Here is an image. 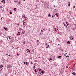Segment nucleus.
<instances>
[{"mask_svg":"<svg viewBox=\"0 0 76 76\" xmlns=\"http://www.w3.org/2000/svg\"><path fill=\"white\" fill-rule=\"evenodd\" d=\"M69 38H70V39H71V40H73V36H71L69 37Z\"/></svg>","mask_w":76,"mask_h":76,"instance_id":"obj_1","label":"nucleus"},{"mask_svg":"<svg viewBox=\"0 0 76 76\" xmlns=\"http://www.w3.org/2000/svg\"><path fill=\"white\" fill-rule=\"evenodd\" d=\"M12 66H11L10 65H8L7 66V67H8V68H10Z\"/></svg>","mask_w":76,"mask_h":76,"instance_id":"obj_2","label":"nucleus"},{"mask_svg":"<svg viewBox=\"0 0 76 76\" xmlns=\"http://www.w3.org/2000/svg\"><path fill=\"white\" fill-rule=\"evenodd\" d=\"M23 25H25V23H26V22H24V20L23 21Z\"/></svg>","mask_w":76,"mask_h":76,"instance_id":"obj_3","label":"nucleus"},{"mask_svg":"<svg viewBox=\"0 0 76 76\" xmlns=\"http://www.w3.org/2000/svg\"><path fill=\"white\" fill-rule=\"evenodd\" d=\"M72 74L74 75H76V73H75V72H73L72 73Z\"/></svg>","mask_w":76,"mask_h":76,"instance_id":"obj_4","label":"nucleus"},{"mask_svg":"<svg viewBox=\"0 0 76 76\" xmlns=\"http://www.w3.org/2000/svg\"><path fill=\"white\" fill-rule=\"evenodd\" d=\"M61 56H59L58 57V58H61Z\"/></svg>","mask_w":76,"mask_h":76,"instance_id":"obj_5","label":"nucleus"},{"mask_svg":"<svg viewBox=\"0 0 76 76\" xmlns=\"http://www.w3.org/2000/svg\"><path fill=\"white\" fill-rule=\"evenodd\" d=\"M50 47V46L49 45H48V46L46 47V48H48Z\"/></svg>","mask_w":76,"mask_h":76,"instance_id":"obj_6","label":"nucleus"},{"mask_svg":"<svg viewBox=\"0 0 76 76\" xmlns=\"http://www.w3.org/2000/svg\"><path fill=\"white\" fill-rule=\"evenodd\" d=\"M67 43H68V44H70V41H68L67 42Z\"/></svg>","mask_w":76,"mask_h":76,"instance_id":"obj_7","label":"nucleus"},{"mask_svg":"<svg viewBox=\"0 0 76 76\" xmlns=\"http://www.w3.org/2000/svg\"><path fill=\"white\" fill-rule=\"evenodd\" d=\"M0 67H3V65H1L0 66Z\"/></svg>","mask_w":76,"mask_h":76,"instance_id":"obj_8","label":"nucleus"},{"mask_svg":"<svg viewBox=\"0 0 76 76\" xmlns=\"http://www.w3.org/2000/svg\"><path fill=\"white\" fill-rule=\"evenodd\" d=\"M22 18H23V19H24V15H22Z\"/></svg>","mask_w":76,"mask_h":76,"instance_id":"obj_9","label":"nucleus"},{"mask_svg":"<svg viewBox=\"0 0 76 76\" xmlns=\"http://www.w3.org/2000/svg\"><path fill=\"white\" fill-rule=\"evenodd\" d=\"M61 51L62 52H64V50L63 49H62V50H61Z\"/></svg>","mask_w":76,"mask_h":76,"instance_id":"obj_10","label":"nucleus"},{"mask_svg":"<svg viewBox=\"0 0 76 76\" xmlns=\"http://www.w3.org/2000/svg\"><path fill=\"white\" fill-rule=\"evenodd\" d=\"M16 8H14V12H16Z\"/></svg>","mask_w":76,"mask_h":76,"instance_id":"obj_11","label":"nucleus"},{"mask_svg":"<svg viewBox=\"0 0 76 76\" xmlns=\"http://www.w3.org/2000/svg\"><path fill=\"white\" fill-rule=\"evenodd\" d=\"M46 7H48V4H46Z\"/></svg>","mask_w":76,"mask_h":76,"instance_id":"obj_12","label":"nucleus"},{"mask_svg":"<svg viewBox=\"0 0 76 76\" xmlns=\"http://www.w3.org/2000/svg\"><path fill=\"white\" fill-rule=\"evenodd\" d=\"M51 16V15L50 14H48V16L49 17H50V16Z\"/></svg>","mask_w":76,"mask_h":76,"instance_id":"obj_13","label":"nucleus"},{"mask_svg":"<svg viewBox=\"0 0 76 76\" xmlns=\"http://www.w3.org/2000/svg\"><path fill=\"white\" fill-rule=\"evenodd\" d=\"M41 73H42L43 74V73H44V71H41Z\"/></svg>","mask_w":76,"mask_h":76,"instance_id":"obj_14","label":"nucleus"},{"mask_svg":"<svg viewBox=\"0 0 76 76\" xmlns=\"http://www.w3.org/2000/svg\"><path fill=\"white\" fill-rule=\"evenodd\" d=\"M23 15L24 16V18H26V17H25V14H23Z\"/></svg>","mask_w":76,"mask_h":76,"instance_id":"obj_15","label":"nucleus"},{"mask_svg":"<svg viewBox=\"0 0 76 76\" xmlns=\"http://www.w3.org/2000/svg\"><path fill=\"white\" fill-rule=\"evenodd\" d=\"M14 2H15V3H17V1L16 0H15Z\"/></svg>","mask_w":76,"mask_h":76,"instance_id":"obj_16","label":"nucleus"},{"mask_svg":"<svg viewBox=\"0 0 76 76\" xmlns=\"http://www.w3.org/2000/svg\"><path fill=\"white\" fill-rule=\"evenodd\" d=\"M26 65H28V62H26Z\"/></svg>","mask_w":76,"mask_h":76,"instance_id":"obj_17","label":"nucleus"},{"mask_svg":"<svg viewBox=\"0 0 76 76\" xmlns=\"http://www.w3.org/2000/svg\"><path fill=\"white\" fill-rule=\"evenodd\" d=\"M66 69H67L68 68V66H66Z\"/></svg>","mask_w":76,"mask_h":76,"instance_id":"obj_18","label":"nucleus"},{"mask_svg":"<svg viewBox=\"0 0 76 76\" xmlns=\"http://www.w3.org/2000/svg\"><path fill=\"white\" fill-rule=\"evenodd\" d=\"M66 58H67V57H69V56H66Z\"/></svg>","mask_w":76,"mask_h":76,"instance_id":"obj_19","label":"nucleus"},{"mask_svg":"<svg viewBox=\"0 0 76 76\" xmlns=\"http://www.w3.org/2000/svg\"><path fill=\"white\" fill-rule=\"evenodd\" d=\"M10 14H12V12H10Z\"/></svg>","mask_w":76,"mask_h":76,"instance_id":"obj_20","label":"nucleus"},{"mask_svg":"<svg viewBox=\"0 0 76 76\" xmlns=\"http://www.w3.org/2000/svg\"><path fill=\"white\" fill-rule=\"evenodd\" d=\"M55 31H56V28H55Z\"/></svg>","mask_w":76,"mask_h":76,"instance_id":"obj_21","label":"nucleus"},{"mask_svg":"<svg viewBox=\"0 0 76 76\" xmlns=\"http://www.w3.org/2000/svg\"><path fill=\"white\" fill-rule=\"evenodd\" d=\"M20 1H19L18 3L19 4H20Z\"/></svg>","mask_w":76,"mask_h":76,"instance_id":"obj_22","label":"nucleus"},{"mask_svg":"<svg viewBox=\"0 0 76 76\" xmlns=\"http://www.w3.org/2000/svg\"><path fill=\"white\" fill-rule=\"evenodd\" d=\"M68 6H70V3H69V4H68Z\"/></svg>","mask_w":76,"mask_h":76,"instance_id":"obj_23","label":"nucleus"},{"mask_svg":"<svg viewBox=\"0 0 76 76\" xmlns=\"http://www.w3.org/2000/svg\"><path fill=\"white\" fill-rule=\"evenodd\" d=\"M19 35H20V34H17V35H18V36Z\"/></svg>","mask_w":76,"mask_h":76,"instance_id":"obj_24","label":"nucleus"},{"mask_svg":"<svg viewBox=\"0 0 76 76\" xmlns=\"http://www.w3.org/2000/svg\"><path fill=\"white\" fill-rule=\"evenodd\" d=\"M33 69H35V66H34L33 67Z\"/></svg>","mask_w":76,"mask_h":76,"instance_id":"obj_25","label":"nucleus"},{"mask_svg":"<svg viewBox=\"0 0 76 76\" xmlns=\"http://www.w3.org/2000/svg\"><path fill=\"white\" fill-rule=\"evenodd\" d=\"M58 15L57 13H56L55 14V15H56V16H57Z\"/></svg>","mask_w":76,"mask_h":76,"instance_id":"obj_26","label":"nucleus"},{"mask_svg":"<svg viewBox=\"0 0 76 76\" xmlns=\"http://www.w3.org/2000/svg\"><path fill=\"white\" fill-rule=\"evenodd\" d=\"M75 6H74L73 8L75 9Z\"/></svg>","mask_w":76,"mask_h":76,"instance_id":"obj_27","label":"nucleus"},{"mask_svg":"<svg viewBox=\"0 0 76 76\" xmlns=\"http://www.w3.org/2000/svg\"><path fill=\"white\" fill-rule=\"evenodd\" d=\"M49 60H52V59L51 58H50L49 59Z\"/></svg>","mask_w":76,"mask_h":76,"instance_id":"obj_28","label":"nucleus"},{"mask_svg":"<svg viewBox=\"0 0 76 76\" xmlns=\"http://www.w3.org/2000/svg\"><path fill=\"white\" fill-rule=\"evenodd\" d=\"M2 7H3L2 6H0V8H1Z\"/></svg>","mask_w":76,"mask_h":76,"instance_id":"obj_29","label":"nucleus"},{"mask_svg":"<svg viewBox=\"0 0 76 76\" xmlns=\"http://www.w3.org/2000/svg\"><path fill=\"white\" fill-rule=\"evenodd\" d=\"M4 29L5 30L6 29V27H4Z\"/></svg>","mask_w":76,"mask_h":76,"instance_id":"obj_30","label":"nucleus"},{"mask_svg":"<svg viewBox=\"0 0 76 76\" xmlns=\"http://www.w3.org/2000/svg\"><path fill=\"white\" fill-rule=\"evenodd\" d=\"M30 52H31V50H28V52L29 53H30Z\"/></svg>","mask_w":76,"mask_h":76,"instance_id":"obj_31","label":"nucleus"},{"mask_svg":"<svg viewBox=\"0 0 76 76\" xmlns=\"http://www.w3.org/2000/svg\"><path fill=\"white\" fill-rule=\"evenodd\" d=\"M31 64H33V62H31Z\"/></svg>","mask_w":76,"mask_h":76,"instance_id":"obj_32","label":"nucleus"},{"mask_svg":"<svg viewBox=\"0 0 76 76\" xmlns=\"http://www.w3.org/2000/svg\"><path fill=\"white\" fill-rule=\"evenodd\" d=\"M45 45H48H48H47V43H45Z\"/></svg>","mask_w":76,"mask_h":76,"instance_id":"obj_33","label":"nucleus"},{"mask_svg":"<svg viewBox=\"0 0 76 76\" xmlns=\"http://www.w3.org/2000/svg\"><path fill=\"white\" fill-rule=\"evenodd\" d=\"M6 30H7H7H8V29H7V28H6Z\"/></svg>","mask_w":76,"mask_h":76,"instance_id":"obj_34","label":"nucleus"},{"mask_svg":"<svg viewBox=\"0 0 76 76\" xmlns=\"http://www.w3.org/2000/svg\"><path fill=\"white\" fill-rule=\"evenodd\" d=\"M41 2H42V3H44V2L42 1H41Z\"/></svg>","mask_w":76,"mask_h":76,"instance_id":"obj_35","label":"nucleus"},{"mask_svg":"<svg viewBox=\"0 0 76 76\" xmlns=\"http://www.w3.org/2000/svg\"><path fill=\"white\" fill-rule=\"evenodd\" d=\"M39 42V40H37V42Z\"/></svg>","mask_w":76,"mask_h":76,"instance_id":"obj_36","label":"nucleus"},{"mask_svg":"<svg viewBox=\"0 0 76 76\" xmlns=\"http://www.w3.org/2000/svg\"><path fill=\"white\" fill-rule=\"evenodd\" d=\"M9 38L10 39H11V38L10 37H9Z\"/></svg>","mask_w":76,"mask_h":76,"instance_id":"obj_37","label":"nucleus"},{"mask_svg":"<svg viewBox=\"0 0 76 76\" xmlns=\"http://www.w3.org/2000/svg\"><path fill=\"white\" fill-rule=\"evenodd\" d=\"M23 44H25V42H23Z\"/></svg>","mask_w":76,"mask_h":76,"instance_id":"obj_38","label":"nucleus"},{"mask_svg":"<svg viewBox=\"0 0 76 76\" xmlns=\"http://www.w3.org/2000/svg\"><path fill=\"white\" fill-rule=\"evenodd\" d=\"M64 26H66V25L65 24H64Z\"/></svg>","mask_w":76,"mask_h":76,"instance_id":"obj_39","label":"nucleus"},{"mask_svg":"<svg viewBox=\"0 0 76 76\" xmlns=\"http://www.w3.org/2000/svg\"><path fill=\"white\" fill-rule=\"evenodd\" d=\"M36 70H36V69H35L34 70V71L35 72V71H36Z\"/></svg>","mask_w":76,"mask_h":76,"instance_id":"obj_40","label":"nucleus"},{"mask_svg":"<svg viewBox=\"0 0 76 76\" xmlns=\"http://www.w3.org/2000/svg\"><path fill=\"white\" fill-rule=\"evenodd\" d=\"M18 34H20V32H18Z\"/></svg>","mask_w":76,"mask_h":76,"instance_id":"obj_41","label":"nucleus"},{"mask_svg":"<svg viewBox=\"0 0 76 76\" xmlns=\"http://www.w3.org/2000/svg\"><path fill=\"white\" fill-rule=\"evenodd\" d=\"M41 71V69H39V71Z\"/></svg>","mask_w":76,"mask_h":76,"instance_id":"obj_42","label":"nucleus"},{"mask_svg":"<svg viewBox=\"0 0 76 76\" xmlns=\"http://www.w3.org/2000/svg\"><path fill=\"white\" fill-rule=\"evenodd\" d=\"M1 2H2L3 3V1H1Z\"/></svg>","mask_w":76,"mask_h":76,"instance_id":"obj_43","label":"nucleus"},{"mask_svg":"<svg viewBox=\"0 0 76 76\" xmlns=\"http://www.w3.org/2000/svg\"><path fill=\"white\" fill-rule=\"evenodd\" d=\"M68 25H69V24H67L66 25V26H68Z\"/></svg>","mask_w":76,"mask_h":76,"instance_id":"obj_44","label":"nucleus"},{"mask_svg":"<svg viewBox=\"0 0 76 76\" xmlns=\"http://www.w3.org/2000/svg\"><path fill=\"white\" fill-rule=\"evenodd\" d=\"M57 17H58V15H57Z\"/></svg>","mask_w":76,"mask_h":76,"instance_id":"obj_45","label":"nucleus"},{"mask_svg":"<svg viewBox=\"0 0 76 76\" xmlns=\"http://www.w3.org/2000/svg\"><path fill=\"white\" fill-rule=\"evenodd\" d=\"M17 55H18V56H19V54L18 53H17Z\"/></svg>","mask_w":76,"mask_h":76,"instance_id":"obj_46","label":"nucleus"},{"mask_svg":"<svg viewBox=\"0 0 76 76\" xmlns=\"http://www.w3.org/2000/svg\"><path fill=\"white\" fill-rule=\"evenodd\" d=\"M27 50H28V51H29V49H27Z\"/></svg>","mask_w":76,"mask_h":76,"instance_id":"obj_47","label":"nucleus"},{"mask_svg":"<svg viewBox=\"0 0 76 76\" xmlns=\"http://www.w3.org/2000/svg\"><path fill=\"white\" fill-rule=\"evenodd\" d=\"M3 3H6V2H5V1H4L3 2Z\"/></svg>","mask_w":76,"mask_h":76,"instance_id":"obj_48","label":"nucleus"},{"mask_svg":"<svg viewBox=\"0 0 76 76\" xmlns=\"http://www.w3.org/2000/svg\"><path fill=\"white\" fill-rule=\"evenodd\" d=\"M67 23H67V22H66V24H67Z\"/></svg>","mask_w":76,"mask_h":76,"instance_id":"obj_49","label":"nucleus"},{"mask_svg":"<svg viewBox=\"0 0 76 76\" xmlns=\"http://www.w3.org/2000/svg\"><path fill=\"white\" fill-rule=\"evenodd\" d=\"M24 20H26V19H25Z\"/></svg>","mask_w":76,"mask_h":76,"instance_id":"obj_50","label":"nucleus"},{"mask_svg":"<svg viewBox=\"0 0 76 76\" xmlns=\"http://www.w3.org/2000/svg\"><path fill=\"white\" fill-rule=\"evenodd\" d=\"M37 45H39V43H38L37 44Z\"/></svg>","mask_w":76,"mask_h":76,"instance_id":"obj_51","label":"nucleus"},{"mask_svg":"<svg viewBox=\"0 0 76 76\" xmlns=\"http://www.w3.org/2000/svg\"><path fill=\"white\" fill-rule=\"evenodd\" d=\"M24 64H26V63H25V62H24Z\"/></svg>","mask_w":76,"mask_h":76,"instance_id":"obj_52","label":"nucleus"},{"mask_svg":"<svg viewBox=\"0 0 76 76\" xmlns=\"http://www.w3.org/2000/svg\"><path fill=\"white\" fill-rule=\"evenodd\" d=\"M2 68V67H1L0 68V69H1Z\"/></svg>","mask_w":76,"mask_h":76,"instance_id":"obj_53","label":"nucleus"},{"mask_svg":"<svg viewBox=\"0 0 76 76\" xmlns=\"http://www.w3.org/2000/svg\"><path fill=\"white\" fill-rule=\"evenodd\" d=\"M38 58H40V57H39Z\"/></svg>","mask_w":76,"mask_h":76,"instance_id":"obj_54","label":"nucleus"},{"mask_svg":"<svg viewBox=\"0 0 76 76\" xmlns=\"http://www.w3.org/2000/svg\"><path fill=\"white\" fill-rule=\"evenodd\" d=\"M43 31H45V29H43Z\"/></svg>","mask_w":76,"mask_h":76,"instance_id":"obj_55","label":"nucleus"},{"mask_svg":"<svg viewBox=\"0 0 76 76\" xmlns=\"http://www.w3.org/2000/svg\"><path fill=\"white\" fill-rule=\"evenodd\" d=\"M8 56H10V55H9Z\"/></svg>","mask_w":76,"mask_h":76,"instance_id":"obj_56","label":"nucleus"},{"mask_svg":"<svg viewBox=\"0 0 76 76\" xmlns=\"http://www.w3.org/2000/svg\"><path fill=\"white\" fill-rule=\"evenodd\" d=\"M6 55H7V53H6Z\"/></svg>","mask_w":76,"mask_h":76,"instance_id":"obj_57","label":"nucleus"},{"mask_svg":"<svg viewBox=\"0 0 76 76\" xmlns=\"http://www.w3.org/2000/svg\"><path fill=\"white\" fill-rule=\"evenodd\" d=\"M41 32H42V30H41Z\"/></svg>","mask_w":76,"mask_h":76,"instance_id":"obj_58","label":"nucleus"},{"mask_svg":"<svg viewBox=\"0 0 76 76\" xmlns=\"http://www.w3.org/2000/svg\"><path fill=\"white\" fill-rule=\"evenodd\" d=\"M52 17H53V15H52Z\"/></svg>","mask_w":76,"mask_h":76,"instance_id":"obj_59","label":"nucleus"},{"mask_svg":"<svg viewBox=\"0 0 76 76\" xmlns=\"http://www.w3.org/2000/svg\"><path fill=\"white\" fill-rule=\"evenodd\" d=\"M36 74H37V72H35Z\"/></svg>","mask_w":76,"mask_h":76,"instance_id":"obj_60","label":"nucleus"},{"mask_svg":"<svg viewBox=\"0 0 76 76\" xmlns=\"http://www.w3.org/2000/svg\"><path fill=\"white\" fill-rule=\"evenodd\" d=\"M35 72H37V71H35Z\"/></svg>","mask_w":76,"mask_h":76,"instance_id":"obj_61","label":"nucleus"},{"mask_svg":"<svg viewBox=\"0 0 76 76\" xmlns=\"http://www.w3.org/2000/svg\"><path fill=\"white\" fill-rule=\"evenodd\" d=\"M54 7H55V5L53 6Z\"/></svg>","mask_w":76,"mask_h":76,"instance_id":"obj_62","label":"nucleus"},{"mask_svg":"<svg viewBox=\"0 0 76 76\" xmlns=\"http://www.w3.org/2000/svg\"><path fill=\"white\" fill-rule=\"evenodd\" d=\"M65 52H66V51H65Z\"/></svg>","mask_w":76,"mask_h":76,"instance_id":"obj_63","label":"nucleus"},{"mask_svg":"<svg viewBox=\"0 0 76 76\" xmlns=\"http://www.w3.org/2000/svg\"><path fill=\"white\" fill-rule=\"evenodd\" d=\"M70 3V2H68V3Z\"/></svg>","mask_w":76,"mask_h":76,"instance_id":"obj_64","label":"nucleus"}]
</instances>
